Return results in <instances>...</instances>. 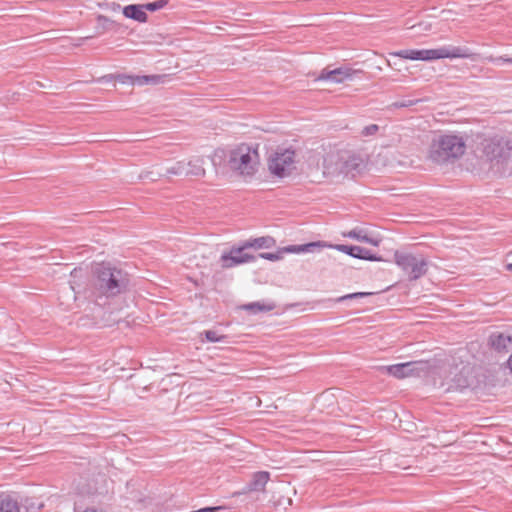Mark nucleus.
<instances>
[{"instance_id": "c756f323", "label": "nucleus", "mask_w": 512, "mask_h": 512, "mask_svg": "<svg viewBox=\"0 0 512 512\" xmlns=\"http://www.w3.org/2000/svg\"><path fill=\"white\" fill-rule=\"evenodd\" d=\"M506 269L512 272V263L507 264Z\"/></svg>"}, {"instance_id": "f8f14e48", "label": "nucleus", "mask_w": 512, "mask_h": 512, "mask_svg": "<svg viewBox=\"0 0 512 512\" xmlns=\"http://www.w3.org/2000/svg\"><path fill=\"white\" fill-rule=\"evenodd\" d=\"M355 72V70L347 66L339 67L333 70L324 69L322 70L318 79L327 80L334 83H342L347 79H351Z\"/></svg>"}, {"instance_id": "423d86ee", "label": "nucleus", "mask_w": 512, "mask_h": 512, "mask_svg": "<svg viewBox=\"0 0 512 512\" xmlns=\"http://www.w3.org/2000/svg\"><path fill=\"white\" fill-rule=\"evenodd\" d=\"M324 247L333 248L337 251L345 253L353 258L368 260V261H382L381 257H377L371 251L366 248L355 246V245H345V244H328L324 241H316L310 242L302 245H290L286 247L284 250L289 253H312L317 249H321Z\"/></svg>"}, {"instance_id": "f03ea898", "label": "nucleus", "mask_w": 512, "mask_h": 512, "mask_svg": "<svg viewBox=\"0 0 512 512\" xmlns=\"http://www.w3.org/2000/svg\"><path fill=\"white\" fill-rule=\"evenodd\" d=\"M392 56L400 57L403 59L409 60H421V61H431L437 59H476V54L473 53L467 47H459V46H442L436 49H404L400 51H396L391 53Z\"/></svg>"}, {"instance_id": "9d476101", "label": "nucleus", "mask_w": 512, "mask_h": 512, "mask_svg": "<svg viewBox=\"0 0 512 512\" xmlns=\"http://www.w3.org/2000/svg\"><path fill=\"white\" fill-rule=\"evenodd\" d=\"M168 176H195L202 177L205 175V169L203 168V160L200 158L191 159L189 161H178L171 167L166 169Z\"/></svg>"}, {"instance_id": "1a4fd4ad", "label": "nucleus", "mask_w": 512, "mask_h": 512, "mask_svg": "<svg viewBox=\"0 0 512 512\" xmlns=\"http://www.w3.org/2000/svg\"><path fill=\"white\" fill-rule=\"evenodd\" d=\"M295 152L290 149L277 150L268 160V168L271 174L284 178L294 169Z\"/></svg>"}, {"instance_id": "4be33fe9", "label": "nucleus", "mask_w": 512, "mask_h": 512, "mask_svg": "<svg viewBox=\"0 0 512 512\" xmlns=\"http://www.w3.org/2000/svg\"><path fill=\"white\" fill-rule=\"evenodd\" d=\"M370 295H372V293H370V292H355V293H350V294L340 296L336 299H329V301L340 303V302H345L347 300L364 298V297H367Z\"/></svg>"}, {"instance_id": "6e6552de", "label": "nucleus", "mask_w": 512, "mask_h": 512, "mask_svg": "<svg viewBox=\"0 0 512 512\" xmlns=\"http://www.w3.org/2000/svg\"><path fill=\"white\" fill-rule=\"evenodd\" d=\"M394 258L396 264L408 275L410 280H417L427 272L428 263L422 257L396 251Z\"/></svg>"}, {"instance_id": "9b49d317", "label": "nucleus", "mask_w": 512, "mask_h": 512, "mask_svg": "<svg viewBox=\"0 0 512 512\" xmlns=\"http://www.w3.org/2000/svg\"><path fill=\"white\" fill-rule=\"evenodd\" d=\"M245 242L239 247H232L228 253L221 255V265L223 268H232L240 264L249 263L255 259V257L245 250Z\"/></svg>"}, {"instance_id": "f257e3e1", "label": "nucleus", "mask_w": 512, "mask_h": 512, "mask_svg": "<svg viewBox=\"0 0 512 512\" xmlns=\"http://www.w3.org/2000/svg\"><path fill=\"white\" fill-rule=\"evenodd\" d=\"M479 150L500 175H512V138L499 134L485 137Z\"/></svg>"}, {"instance_id": "0eeeda50", "label": "nucleus", "mask_w": 512, "mask_h": 512, "mask_svg": "<svg viewBox=\"0 0 512 512\" xmlns=\"http://www.w3.org/2000/svg\"><path fill=\"white\" fill-rule=\"evenodd\" d=\"M258 164V153L256 149L242 144L230 154L229 165L241 175L250 176L254 174Z\"/></svg>"}, {"instance_id": "ddd939ff", "label": "nucleus", "mask_w": 512, "mask_h": 512, "mask_svg": "<svg viewBox=\"0 0 512 512\" xmlns=\"http://www.w3.org/2000/svg\"><path fill=\"white\" fill-rule=\"evenodd\" d=\"M125 79L132 85H159L164 84L168 80V75H128L125 76Z\"/></svg>"}, {"instance_id": "412c9836", "label": "nucleus", "mask_w": 512, "mask_h": 512, "mask_svg": "<svg viewBox=\"0 0 512 512\" xmlns=\"http://www.w3.org/2000/svg\"><path fill=\"white\" fill-rule=\"evenodd\" d=\"M0 512H19L17 502L9 496L0 497Z\"/></svg>"}, {"instance_id": "f3484780", "label": "nucleus", "mask_w": 512, "mask_h": 512, "mask_svg": "<svg viewBox=\"0 0 512 512\" xmlns=\"http://www.w3.org/2000/svg\"><path fill=\"white\" fill-rule=\"evenodd\" d=\"M344 236L373 246H378L380 244V239L369 236L365 229L359 227L344 233Z\"/></svg>"}, {"instance_id": "c85d7f7f", "label": "nucleus", "mask_w": 512, "mask_h": 512, "mask_svg": "<svg viewBox=\"0 0 512 512\" xmlns=\"http://www.w3.org/2000/svg\"><path fill=\"white\" fill-rule=\"evenodd\" d=\"M508 368L512 372V354L510 355L508 361H507Z\"/></svg>"}, {"instance_id": "bb28decb", "label": "nucleus", "mask_w": 512, "mask_h": 512, "mask_svg": "<svg viewBox=\"0 0 512 512\" xmlns=\"http://www.w3.org/2000/svg\"><path fill=\"white\" fill-rule=\"evenodd\" d=\"M378 130H379L378 125L371 124V125H368V126L363 128L362 135H364V136H371V135L376 134Z\"/></svg>"}, {"instance_id": "7ed1b4c3", "label": "nucleus", "mask_w": 512, "mask_h": 512, "mask_svg": "<svg viewBox=\"0 0 512 512\" xmlns=\"http://www.w3.org/2000/svg\"><path fill=\"white\" fill-rule=\"evenodd\" d=\"M465 150L466 143L462 136L454 134L440 135L431 143L429 158L437 164H443L460 158Z\"/></svg>"}, {"instance_id": "4468645a", "label": "nucleus", "mask_w": 512, "mask_h": 512, "mask_svg": "<svg viewBox=\"0 0 512 512\" xmlns=\"http://www.w3.org/2000/svg\"><path fill=\"white\" fill-rule=\"evenodd\" d=\"M417 365H418V362H406V363H399V364H394V365H390V366H385V367H383V369L389 375H392L398 379H402V378L413 375Z\"/></svg>"}, {"instance_id": "6ab92c4d", "label": "nucleus", "mask_w": 512, "mask_h": 512, "mask_svg": "<svg viewBox=\"0 0 512 512\" xmlns=\"http://www.w3.org/2000/svg\"><path fill=\"white\" fill-rule=\"evenodd\" d=\"M274 244L275 240L270 236L258 237L245 241V247L255 249L271 248Z\"/></svg>"}, {"instance_id": "a211bd4d", "label": "nucleus", "mask_w": 512, "mask_h": 512, "mask_svg": "<svg viewBox=\"0 0 512 512\" xmlns=\"http://www.w3.org/2000/svg\"><path fill=\"white\" fill-rule=\"evenodd\" d=\"M511 341L512 338L510 336L504 335L502 333L492 334L489 337V344L492 346V348L499 352L507 351Z\"/></svg>"}, {"instance_id": "b1692460", "label": "nucleus", "mask_w": 512, "mask_h": 512, "mask_svg": "<svg viewBox=\"0 0 512 512\" xmlns=\"http://www.w3.org/2000/svg\"><path fill=\"white\" fill-rule=\"evenodd\" d=\"M167 3H168L167 0H158V1H155V2L146 3V4H143V5H144L145 11L146 10H148V11H157V10H160V9L164 8L167 5Z\"/></svg>"}, {"instance_id": "dca6fc26", "label": "nucleus", "mask_w": 512, "mask_h": 512, "mask_svg": "<svg viewBox=\"0 0 512 512\" xmlns=\"http://www.w3.org/2000/svg\"><path fill=\"white\" fill-rule=\"evenodd\" d=\"M123 15L139 23H146L148 20V15L145 12L143 4H130L125 6L123 8Z\"/></svg>"}, {"instance_id": "cd10ccee", "label": "nucleus", "mask_w": 512, "mask_h": 512, "mask_svg": "<svg viewBox=\"0 0 512 512\" xmlns=\"http://www.w3.org/2000/svg\"><path fill=\"white\" fill-rule=\"evenodd\" d=\"M259 256L263 259L270 260V261H277L281 258V256L278 253H261Z\"/></svg>"}, {"instance_id": "20e7f679", "label": "nucleus", "mask_w": 512, "mask_h": 512, "mask_svg": "<svg viewBox=\"0 0 512 512\" xmlns=\"http://www.w3.org/2000/svg\"><path fill=\"white\" fill-rule=\"evenodd\" d=\"M96 288L106 297L117 296L126 291L128 274L116 267L101 264L96 268Z\"/></svg>"}, {"instance_id": "a878e982", "label": "nucleus", "mask_w": 512, "mask_h": 512, "mask_svg": "<svg viewBox=\"0 0 512 512\" xmlns=\"http://www.w3.org/2000/svg\"><path fill=\"white\" fill-rule=\"evenodd\" d=\"M485 60L491 63L500 64V63H511L512 64V57L507 56H487L485 57Z\"/></svg>"}, {"instance_id": "393cba45", "label": "nucleus", "mask_w": 512, "mask_h": 512, "mask_svg": "<svg viewBox=\"0 0 512 512\" xmlns=\"http://www.w3.org/2000/svg\"><path fill=\"white\" fill-rule=\"evenodd\" d=\"M419 101L420 100H418V99H404V100L396 101V102L392 103L391 106L394 108H406V107H410V106L417 104Z\"/></svg>"}, {"instance_id": "2eb2a0df", "label": "nucleus", "mask_w": 512, "mask_h": 512, "mask_svg": "<svg viewBox=\"0 0 512 512\" xmlns=\"http://www.w3.org/2000/svg\"><path fill=\"white\" fill-rule=\"evenodd\" d=\"M269 479L270 473L267 471H259L254 473L251 481L247 484L246 492H264Z\"/></svg>"}, {"instance_id": "5701e85b", "label": "nucleus", "mask_w": 512, "mask_h": 512, "mask_svg": "<svg viewBox=\"0 0 512 512\" xmlns=\"http://www.w3.org/2000/svg\"><path fill=\"white\" fill-rule=\"evenodd\" d=\"M204 335L206 340L212 343L223 342L227 338V336L218 334V332L214 330H207L204 332Z\"/></svg>"}, {"instance_id": "39448f33", "label": "nucleus", "mask_w": 512, "mask_h": 512, "mask_svg": "<svg viewBox=\"0 0 512 512\" xmlns=\"http://www.w3.org/2000/svg\"><path fill=\"white\" fill-rule=\"evenodd\" d=\"M362 159L348 152L330 154L324 158L323 174L327 177L351 176L359 172Z\"/></svg>"}, {"instance_id": "aec40b11", "label": "nucleus", "mask_w": 512, "mask_h": 512, "mask_svg": "<svg viewBox=\"0 0 512 512\" xmlns=\"http://www.w3.org/2000/svg\"><path fill=\"white\" fill-rule=\"evenodd\" d=\"M274 307H275L274 304H262L260 302H252V303L245 304L243 306V309L246 311H249L253 314H257L259 312L271 311L274 309Z\"/></svg>"}]
</instances>
